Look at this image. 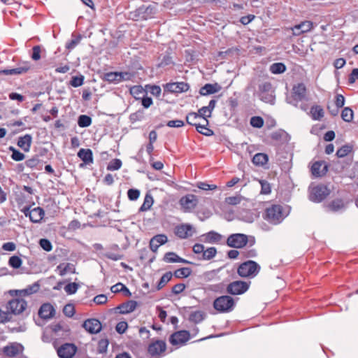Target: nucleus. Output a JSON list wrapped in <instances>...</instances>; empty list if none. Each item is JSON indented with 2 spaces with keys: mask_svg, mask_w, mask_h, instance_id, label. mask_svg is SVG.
Listing matches in <instances>:
<instances>
[{
  "mask_svg": "<svg viewBox=\"0 0 358 358\" xmlns=\"http://www.w3.org/2000/svg\"><path fill=\"white\" fill-rule=\"evenodd\" d=\"M260 270V266L255 262L247 261L241 264L238 268V274L242 278H253Z\"/></svg>",
  "mask_w": 358,
  "mask_h": 358,
  "instance_id": "obj_1",
  "label": "nucleus"
},
{
  "mask_svg": "<svg viewBox=\"0 0 358 358\" xmlns=\"http://www.w3.org/2000/svg\"><path fill=\"white\" fill-rule=\"evenodd\" d=\"M284 217L282 207L280 205H273L266 210L264 218L271 224H279Z\"/></svg>",
  "mask_w": 358,
  "mask_h": 358,
  "instance_id": "obj_2",
  "label": "nucleus"
},
{
  "mask_svg": "<svg viewBox=\"0 0 358 358\" xmlns=\"http://www.w3.org/2000/svg\"><path fill=\"white\" fill-rule=\"evenodd\" d=\"M235 306L234 300L229 296H222L213 302L215 309L220 313H227L233 310Z\"/></svg>",
  "mask_w": 358,
  "mask_h": 358,
  "instance_id": "obj_3",
  "label": "nucleus"
},
{
  "mask_svg": "<svg viewBox=\"0 0 358 358\" xmlns=\"http://www.w3.org/2000/svg\"><path fill=\"white\" fill-rule=\"evenodd\" d=\"M259 96L265 103H274L275 96L271 83L264 82L259 85Z\"/></svg>",
  "mask_w": 358,
  "mask_h": 358,
  "instance_id": "obj_4",
  "label": "nucleus"
},
{
  "mask_svg": "<svg viewBox=\"0 0 358 358\" xmlns=\"http://www.w3.org/2000/svg\"><path fill=\"white\" fill-rule=\"evenodd\" d=\"M329 193L330 191L327 186L319 185L310 189L309 199L313 202H321Z\"/></svg>",
  "mask_w": 358,
  "mask_h": 358,
  "instance_id": "obj_5",
  "label": "nucleus"
},
{
  "mask_svg": "<svg viewBox=\"0 0 358 358\" xmlns=\"http://www.w3.org/2000/svg\"><path fill=\"white\" fill-rule=\"evenodd\" d=\"M198 203V198L194 194L184 196L179 201L182 210L185 213L192 211L196 207Z\"/></svg>",
  "mask_w": 358,
  "mask_h": 358,
  "instance_id": "obj_6",
  "label": "nucleus"
},
{
  "mask_svg": "<svg viewBox=\"0 0 358 358\" xmlns=\"http://www.w3.org/2000/svg\"><path fill=\"white\" fill-rule=\"evenodd\" d=\"M248 242V236L243 234H234L230 235L227 241L229 247L235 248H241Z\"/></svg>",
  "mask_w": 358,
  "mask_h": 358,
  "instance_id": "obj_7",
  "label": "nucleus"
},
{
  "mask_svg": "<svg viewBox=\"0 0 358 358\" xmlns=\"http://www.w3.org/2000/svg\"><path fill=\"white\" fill-rule=\"evenodd\" d=\"M21 211L34 223L39 222L43 219L45 214L43 209L40 207H36L31 210L30 207H24Z\"/></svg>",
  "mask_w": 358,
  "mask_h": 358,
  "instance_id": "obj_8",
  "label": "nucleus"
},
{
  "mask_svg": "<svg viewBox=\"0 0 358 358\" xmlns=\"http://www.w3.org/2000/svg\"><path fill=\"white\" fill-rule=\"evenodd\" d=\"M249 288V283L241 280L234 281L227 286V291L232 295L245 293Z\"/></svg>",
  "mask_w": 358,
  "mask_h": 358,
  "instance_id": "obj_9",
  "label": "nucleus"
},
{
  "mask_svg": "<svg viewBox=\"0 0 358 358\" xmlns=\"http://www.w3.org/2000/svg\"><path fill=\"white\" fill-rule=\"evenodd\" d=\"M27 307V302L22 299L10 300L7 305V310L11 313L17 315L22 313Z\"/></svg>",
  "mask_w": 358,
  "mask_h": 358,
  "instance_id": "obj_10",
  "label": "nucleus"
},
{
  "mask_svg": "<svg viewBox=\"0 0 358 358\" xmlns=\"http://www.w3.org/2000/svg\"><path fill=\"white\" fill-rule=\"evenodd\" d=\"M153 8L151 6H141L134 13H131V17L135 20H147L153 15Z\"/></svg>",
  "mask_w": 358,
  "mask_h": 358,
  "instance_id": "obj_11",
  "label": "nucleus"
},
{
  "mask_svg": "<svg viewBox=\"0 0 358 358\" xmlns=\"http://www.w3.org/2000/svg\"><path fill=\"white\" fill-rule=\"evenodd\" d=\"M77 348L74 344L65 343L57 350V354L60 358H72Z\"/></svg>",
  "mask_w": 358,
  "mask_h": 358,
  "instance_id": "obj_12",
  "label": "nucleus"
},
{
  "mask_svg": "<svg viewBox=\"0 0 358 358\" xmlns=\"http://www.w3.org/2000/svg\"><path fill=\"white\" fill-rule=\"evenodd\" d=\"M189 338V334L187 331H179L173 334L169 339L170 343L173 345H182Z\"/></svg>",
  "mask_w": 358,
  "mask_h": 358,
  "instance_id": "obj_13",
  "label": "nucleus"
},
{
  "mask_svg": "<svg viewBox=\"0 0 358 358\" xmlns=\"http://www.w3.org/2000/svg\"><path fill=\"white\" fill-rule=\"evenodd\" d=\"M83 328L90 334H97L101 330V324L96 319H88L83 324Z\"/></svg>",
  "mask_w": 358,
  "mask_h": 358,
  "instance_id": "obj_14",
  "label": "nucleus"
},
{
  "mask_svg": "<svg viewBox=\"0 0 358 358\" xmlns=\"http://www.w3.org/2000/svg\"><path fill=\"white\" fill-rule=\"evenodd\" d=\"M306 95V88L303 83H299L294 85L292 89V97L296 102L305 99Z\"/></svg>",
  "mask_w": 358,
  "mask_h": 358,
  "instance_id": "obj_15",
  "label": "nucleus"
},
{
  "mask_svg": "<svg viewBox=\"0 0 358 358\" xmlns=\"http://www.w3.org/2000/svg\"><path fill=\"white\" fill-rule=\"evenodd\" d=\"M168 241V238L164 234H158L155 236L151 238L150 241V250L155 252L159 247L164 243H166Z\"/></svg>",
  "mask_w": 358,
  "mask_h": 358,
  "instance_id": "obj_16",
  "label": "nucleus"
},
{
  "mask_svg": "<svg viewBox=\"0 0 358 358\" xmlns=\"http://www.w3.org/2000/svg\"><path fill=\"white\" fill-rule=\"evenodd\" d=\"M189 89V85L183 82L169 83L165 86V90L170 92L180 93L186 92Z\"/></svg>",
  "mask_w": 358,
  "mask_h": 358,
  "instance_id": "obj_17",
  "label": "nucleus"
},
{
  "mask_svg": "<svg viewBox=\"0 0 358 358\" xmlns=\"http://www.w3.org/2000/svg\"><path fill=\"white\" fill-rule=\"evenodd\" d=\"M313 23L310 21H304L292 28L293 34L299 36L303 33H306L311 30Z\"/></svg>",
  "mask_w": 358,
  "mask_h": 358,
  "instance_id": "obj_18",
  "label": "nucleus"
},
{
  "mask_svg": "<svg viewBox=\"0 0 358 358\" xmlns=\"http://www.w3.org/2000/svg\"><path fill=\"white\" fill-rule=\"evenodd\" d=\"M165 350L166 343L162 341H157L150 344L148 347V352L152 356L159 355L160 353L164 352Z\"/></svg>",
  "mask_w": 358,
  "mask_h": 358,
  "instance_id": "obj_19",
  "label": "nucleus"
},
{
  "mask_svg": "<svg viewBox=\"0 0 358 358\" xmlns=\"http://www.w3.org/2000/svg\"><path fill=\"white\" fill-rule=\"evenodd\" d=\"M176 234L180 238H186L192 235V227L190 224H181L176 228Z\"/></svg>",
  "mask_w": 358,
  "mask_h": 358,
  "instance_id": "obj_20",
  "label": "nucleus"
},
{
  "mask_svg": "<svg viewBox=\"0 0 358 358\" xmlns=\"http://www.w3.org/2000/svg\"><path fill=\"white\" fill-rule=\"evenodd\" d=\"M54 313L55 309L53 306L50 303L43 304L38 310L39 316L43 319H50L52 317Z\"/></svg>",
  "mask_w": 358,
  "mask_h": 358,
  "instance_id": "obj_21",
  "label": "nucleus"
},
{
  "mask_svg": "<svg viewBox=\"0 0 358 358\" xmlns=\"http://www.w3.org/2000/svg\"><path fill=\"white\" fill-rule=\"evenodd\" d=\"M22 350V346L19 344H10L3 348V352L9 357H14L20 354Z\"/></svg>",
  "mask_w": 358,
  "mask_h": 358,
  "instance_id": "obj_22",
  "label": "nucleus"
},
{
  "mask_svg": "<svg viewBox=\"0 0 358 358\" xmlns=\"http://www.w3.org/2000/svg\"><path fill=\"white\" fill-rule=\"evenodd\" d=\"M327 171V166L320 162H315L311 166V173L315 177L322 176Z\"/></svg>",
  "mask_w": 358,
  "mask_h": 358,
  "instance_id": "obj_23",
  "label": "nucleus"
},
{
  "mask_svg": "<svg viewBox=\"0 0 358 358\" xmlns=\"http://www.w3.org/2000/svg\"><path fill=\"white\" fill-rule=\"evenodd\" d=\"M221 90L220 85L217 83L215 84H206L203 87L200 89V94L206 96L208 94H214L218 92Z\"/></svg>",
  "mask_w": 358,
  "mask_h": 358,
  "instance_id": "obj_24",
  "label": "nucleus"
},
{
  "mask_svg": "<svg viewBox=\"0 0 358 358\" xmlns=\"http://www.w3.org/2000/svg\"><path fill=\"white\" fill-rule=\"evenodd\" d=\"M164 261L167 263L181 262L184 264H192V262L178 256L175 252H169L165 254Z\"/></svg>",
  "mask_w": 358,
  "mask_h": 358,
  "instance_id": "obj_25",
  "label": "nucleus"
},
{
  "mask_svg": "<svg viewBox=\"0 0 358 358\" xmlns=\"http://www.w3.org/2000/svg\"><path fill=\"white\" fill-rule=\"evenodd\" d=\"M31 141V136L29 134H26L24 136L19 138L17 141V145L24 151L28 152L30 150Z\"/></svg>",
  "mask_w": 358,
  "mask_h": 358,
  "instance_id": "obj_26",
  "label": "nucleus"
},
{
  "mask_svg": "<svg viewBox=\"0 0 358 358\" xmlns=\"http://www.w3.org/2000/svg\"><path fill=\"white\" fill-rule=\"evenodd\" d=\"M136 306L137 302L131 300L120 305L117 308L120 310V313L127 314L133 312Z\"/></svg>",
  "mask_w": 358,
  "mask_h": 358,
  "instance_id": "obj_27",
  "label": "nucleus"
},
{
  "mask_svg": "<svg viewBox=\"0 0 358 358\" xmlns=\"http://www.w3.org/2000/svg\"><path fill=\"white\" fill-rule=\"evenodd\" d=\"M57 271H59L60 275H64L67 273H75V267L71 263H62L57 267Z\"/></svg>",
  "mask_w": 358,
  "mask_h": 358,
  "instance_id": "obj_28",
  "label": "nucleus"
},
{
  "mask_svg": "<svg viewBox=\"0 0 358 358\" xmlns=\"http://www.w3.org/2000/svg\"><path fill=\"white\" fill-rule=\"evenodd\" d=\"M78 156L85 163L90 164L93 161L92 152L90 149H80L78 152Z\"/></svg>",
  "mask_w": 358,
  "mask_h": 358,
  "instance_id": "obj_29",
  "label": "nucleus"
},
{
  "mask_svg": "<svg viewBox=\"0 0 358 358\" xmlns=\"http://www.w3.org/2000/svg\"><path fill=\"white\" fill-rule=\"evenodd\" d=\"M203 237L204 241L209 243H217L222 239V236L214 231H211L203 235Z\"/></svg>",
  "mask_w": 358,
  "mask_h": 358,
  "instance_id": "obj_30",
  "label": "nucleus"
},
{
  "mask_svg": "<svg viewBox=\"0 0 358 358\" xmlns=\"http://www.w3.org/2000/svg\"><path fill=\"white\" fill-rule=\"evenodd\" d=\"M30 69L29 63H23L19 66L9 69L10 73V76L20 75L27 73Z\"/></svg>",
  "mask_w": 358,
  "mask_h": 358,
  "instance_id": "obj_31",
  "label": "nucleus"
},
{
  "mask_svg": "<svg viewBox=\"0 0 358 358\" xmlns=\"http://www.w3.org/2000/svg\"><path fill=\"white\" fill-rule=\"evenodd\" d=\"M324 110L320 106H314L310 109V115L313 120H320L324 117Z\"/></svg>",
  "mask_w": 358,
  "mask_h": 358,
  "instance_id": "obj_32",
  "label": "nucleus"
},
{
  "mask_svg": "<svg viewBox=\"0 0 358 358\" xmlns=\"http://www.w3.org/2000/svg\"><path fill=\"white\" fill-rule=\"evenodd\" d=\"M268 156L264 153H257L252 158V162L258 166H263L268 162Z\"/></svg>",
  "mask_w": 358,
  "mask_h": 358,
  "instance_id": "obj_33",
  "label": "nucleus"
},
{
  "mask_svg": "<svg viewBox=\"0 0 358 358\" xmlns=\"http://www.w3.org/2000/svg\"><path fill=\"white\" fill-rule=\"evenodd\" d=\"M204 121H205V124H199L197 126V127L196 128V131L198 132H199L200 134H203L204 136H213V134H214L213 130H211L210 129H208L207 127V125L208 124V120H206Z\"/></svg>",
  "mask_w": 358,
  "mask_h": 358,
  "instance_id": "obj_34",
  "label": "nucleus"
},
{
  "mask_svg": "<svg viewBox=\"0 0 358 358\" xmlns=\"http://www.w3.org/2000/svg\"><path fill=\"white\" fill-rule=\"evenodd\" d=\"M217 254V250L214 247H210L204 250L202 257H199V259L210 260L213 259Z\"/></svg>",
  "mask_w": 358,
  "mask_h": 358,
  "instance_id": "obj_35",
  "label": "nucleus"
},
{
  "mask_svg": "<svg viewBox=\"0 0 358 358\" xmlns=\"http://www.w3.org/2000/svg\"><path fill=\"white\" fill-rule=\"evenodd\" d=\"M270 71L273 74L282 73L286 71V66L283 63H274L271 65Z\"/></svg>",
  "mask_w": 358,
  "mask_h": 358,
  "instance_id": "obj_36",
  "label": "nucleus"
},
{
  "mask_svg": "<svg viewBox=\"0 0 358 358\" xmlns=\"http://www.w3.org/2000/svg\"><path fill=\"white\" fill-rule=\"evenodd\" d=\"M153 204V198L150 194H146L144 199L143 203L141 206L139 210L141 212L149 210Z\"/></svg>",
  "mask_w": 358,
  "mask_h": 358,
  "instance_id": "obj_37",
  "label": "nucleus"
},
{
  "mask_svg": "<svg viewBox=\"0 0 358 358\" xmlns=\"http://www.w3.org/2000/svg\"><path fill=\"white\" fill-rule=\"evenodd\" d=\"M38 289H39L38 284V283H34L31 285L28 286L27 288H25L24 289L19 290L18 292L21 294H23L24 296H25V295H31V294H32L34 293L37 292Z\"/></svg>",
  "mask_w": 358,
  "mask_h": 358,
  "instance_id": "obj_38",
  "label": "nucleus"
},
{
  "mask_svg": "<svg viewBox=\"0 0 358 358\" xmlns=\"http://www.w3.org/2000/svg\"><path fill=\"white\" fill-rule=\"evenodd\" d=\"M192 273V270L189 268L184 267L181 268L177 269L174 272V275L176 278H187L189 277Z\"/></svg>",
  "mask_w": 358,
  "mask_h": 358,
  "instance_id": "obj_39",
  "label": "nucleus"
},
{
  "mask_svg": "<svg viewBox=\"0 0 358 358\" xmlns=\"http://www.w3.org/2000/svg\"><path fill=\"white\" fill-rule=\"evenodd\" d=\"M78 124L80 127H87L92 124V119L86 115H81L78 117Z\"/></svg>",
  "mask_w": 358,
  "mask_h": 358,
  "instance_id": "obj_40",
  "label": "nucleus"
},
{
  "mask_svg": "<svg viewBox=\"0 0 358 358\" xmlns=\"http://www.w3.org/2000/svg\"><path fill=\"white\" fill-rule=\"evenodd\" d=\"M204 315L205 314L202 311H194L190 314L189 320L195 323H199L204 319Z\"/></svg>",
  "mask_w": 358,
  "mask_h": 358,
  "instance_id": "obj_41",
  "label": "nucleus"
},
{
  "mask_svg": "<svg viewBox=\"0 0 358 358\" xmlns=\"http://www.w3.org/2000/svg\"><path fill=\"white\" fill-rule=\"evenodd\" d=\"M341 117L345 122H351L353 118L352 110L349 107L344 108L341 113Z\"/></svg>",
  "mask_w": 358,
  "mask_h": 358,
  "instance_id": "obj_42",
  "label": "nucleus"
},
{
  "mask_svg": "<svg viewBox=\"0 0 358 358\" xmlns=\"http://www.w3.org/2000/svg\"><path fill=\"white\" fill-rule=\"evenodd\" d=\"M73 37L74 38L66 44V48L69 50H71L75 48L80 43L82 39L81 35H78L76 36L73 35Z\"/></svg>",
  "mask_w": 358,
  "mask_h": 358,
  "instance_id": "obj_43",
  "label": "nucleus"
},
{
  "mask_svg": "<svg viewBox=\"0 0 358 358\" xmlns=\"http://www.w3.org/2000/svg\"><path fill=\"white\" fill-rule=\"evenodd\" d=\"M352 150V147L349 145H345L339 148L336 152L338 157H344L350 153Z\"/></svg>",
  "mask_w": 358,
  "mask_h": 358,
  "instance_id": "obj_44",
  "label": "nucleus"
},
{
  "mask_svg": "<svg viewBox=\"0 0 358 358\" xmlns=\"http://www.w3.org/2000/svg\"><path fill=\"white\" fill-rule=\"evenodd\" d=\"M199 117L196 113H189L186 116V121L189 124L195 126L196 128L199 124L197 123V119Z\"/></svg>",
  "mask_w": 358,
  "mask_h": 358,
  "instance_id": "obj_45",
  "label": "nucleus"
},
{
  "mask_svg": "<svg viewBox=\"0 0 358 358\" xmlns=\"http://www.w3.org/2000/svg\"><path fill=\"white\" fill-rule=\"evenodd\" d=\"M9 150L10 151H12L11 158L13 160H15L16 162H20V161L23 160L25 158V155L23 153H22L19 150H16L13 147L10 146L9 148Z\"/></svg>",
  "mask_w": 358,
  "mask_h": 358,
  "instance_id": "obj_46",
  "label": "nucleus"
},
{
  "mask_svg": "<svg viewBox=\"0 0 358 358\" xmlns=\"http://www.w3.org/2000/svg\"><path fill=\"white\" fill-rule=\"evenodd\" d=\"M172 278V273L171 272L165 273L161 278L158 285L157 289H162L168 282L171 280Z\"/></svg>",
  "mask_w": 358,
  "mask_h": 358,
  "instance_id": "obj_47",
  "label": "nucleus"
},
{
  "mask_svg": "<svg viewBox=\"0 0 358 358\" xmlns=\"http://www.w3.org/2000/svg\"><path fill=\"white\" fill-rule=\"evenodd\" d=\"M243 197L241 195H236L233 196H229L225 199V203L229 205L235 206L241 202Z\"/></svg>",
  "mask_w": 358,
  "mask_h": 358,
  "instance_id": "obj_48",
  "label": "nucleus"
},
{
  "mask_svg": "<svg viewBox=\"0 0 358 358\" xmlns=\"http://www.w3.org/2000/svg\"><path fill=\"white\" fill-rule=\"evenodd\" d=\"M121 77L120 73L117 72H110L105 74V80L110 82H120V78Z\"/></svg>",
  "mask_w": 358,
  "mask_h": 358,
  "instance_id": "obj_49",
  "label": "nucleus"
},
{
  "mask_svg": "<svg viewBox=\"0 0 358 358\" xmlns=\"http://www.w3.org/2000/svg\"><path fill=\"white\" fill-rule=\"evenodd\" d=\"M131 94L136 99L141 98V95H144V91L140 86H134L130 89Z\"/></svg>",
  "mask_w": 358,
  "mask_h": 358,
  "instance_id": "obj_50",
  "label": "nucleus"
},
{
  "mask_svg": "<svg viewBox=\"0 0 358 358\" xmlns=\"http://www.w3.org/2000/svg\"><path fill=\"white\" fill-rule=\"evenodd\" d=\"M8 263L11 267L14 268H18L22 265V259L17 256H12L9 259Z\"/></svg>",
  "mask_w": 358,
  "mask_h": 358,
  "instance_id": "obj_51",
  "label": "nucleus"
},
{
  "mask_svg": "<svg viewBox=\"0 0 358 358\" xmlns=\"http://www.w3.org/2000/svg\"><path fill=\"white\" fill-rule=\"evenodd\" d=\"M250 124L255 128H261L264 125V120L261 117L254 116L250 119Z\"/></svg>",
  "mask_w": 358,
  "mask_h": 358,
  "instance_id": "obj_52",
  "label": "nucleus"
},
{
  "mask_svg": "<svg viewBox=\"0 0 358 358\" xmlns=\"http://www.w3.org/2000/svg\"><path fill=\"white\" fill-rule=\"evenodd\" d=\"M110 290L113 293H117V292H120L122 291H127L129 296L131 295V293H130L129 290L127 289V287L124 285H123L120 282L117 283L116 285L112 286L110 288Z\"/></svg>",
  "mask_w": 358,
  "mask_h": 358,
  "instance_id": "obj_53",
  "label": "nucleus"
},
{
  "mask_svg": "<svg viewBox=\"0 0 358 358\" xmlns=\"http://www.w3.org/2000/svg\"><path fill=\"white\" fill-rule=\"evenodd\" d=\"M329 207L331 210L336 211V210H338L341 209L342 208H343L344 203H343V201L337 199V200L333 201L329 204Z\"/></svg>",
  "mask_w": 358,
  "mask_h": 358,
  "instance_id": "obj_54",
  "label": "nucleus"
},
{
  "mask_svg": "<svg viewBox=\"0 0 358 358\" xmlns=\"http://www.w3.org/2000/svg\"><path fill=\"white\" fill-rule=\"evenodd\" d=\"M122 166L121 160L118 159H115L112 160L108 165V170L115 171L118 170Z\"/></svg>",
  "mask_w": 358,
  "mask_h": 358,
  "instance_id": "obj_55",
  "label": "nucleus"
},
{
  "mask_svg": "<svg viewBox=\"0 0 358 358\" xmlns=\"http://www.w3.org/2000/svg\"><path fill=\"white\" fill-rule=\"evenodd\" d=\"M78 289V285L76 282L69 283L64 287V290L68 294H75Z\"/></svg>",
  "mask_w": 358,
  "mask_h": 358,
  "instance_id": "obj_56",
  "label": "nucleus"
},
{
  "mask_svg": "<svg viewBox=\"0 0 358 358\" xmlns=\"http://www.w3.org/2000/svg\"><path fill=\"white\" fill-rule=\"evenodd\" d=\"M199 116V117L203 118L204 120H207V117H211V113L210 110L206 108V106H203L201 108L197 113Z\"/></svg>",
  "mask_w": 358,
  "mask_h": 358,
  "instance_id": "obj_57",
  "label": "nucleus"
},
{
  "mask_svg": "<svg viewBox=\"0 0 358 358\" xmlns=\"http://www.w3.org/2000/svg\"><path fill=\"white\" fill-rule=\"evenodd\" d=\"M286 136H287V134L285 131H284L282 130H278V131H274L271 134V138L275 141H281Z\"/></svg>",
  "mask_w": 358,
  "mask_h": 358,
  "instance_id": "obj_58",
  "label": "nucleus"
},
{
  "mask_svg": "<svg viewBox=\"0 0 358 358\" xmlns=\"http://www.w3.org/2000/svg\"><path fill=\"white\" fill-rule=\"evenodd\" d=\"M84 77L81 76H73L70 82L71 85L74 87H78L83 84Z\"/></svg>",
  "mask_w": 358,
  "mask_h": 358,
  "instance_id": "obj_59",
  "label": "nucleus"
},
{
  "mask_svg": "<svg viewBox=\"0 0 358 358\" xmlns=\"http://www.w3.org/2000/svg\"><path fill=\"white\" fill-rule=\"evenodd\" d=\"M108 341L107 339H101L98 343V351L99 353H104L107 350Z\"/></svg>",
  "mask_w": 358,
  "mask_h": 358,
  "instance_id": "obj_60",
  "label": "nucleus"
},
{
  "mask_svg": "<svg viewBox=\"0 0 358 358\" xmlns=\"http://www.w3.org/2000/svg\"><path fill=\"white\" fill-rule=\"evenodd\" d=\"M64 314L67 317H72L75 313V308L72 304H67L63 308Z\"/></svg>",
  "mask_w": 358,
  "mask_h": 358,
  "instance_id": "obj_61",
  "label": "nucleus"
},
{
  "mask_svg": "<svg viewBox=\"0 0 358 358\" xmlns=\"http://www.w3.org/2000/svg\"><path fill=\"white\" fill-rule=\"evenodd\" d=\"M40 245L41 247L45 251L49 252L52 250V244L50 241L45 238H42L40 240Z\"/></svg>",
  "mask_w": 358,
  "mask_h": 358,
  "instance_id": "obj_62",
  "label": "nucleus"
},
{
  "mask_svg": "<svg viewBox=\"0 0 358 358\" xmlns=\"http://www.w3.org/2000/svg\"><path fill=\"white\" fill-rule=\"evenodd\" d=\"M128 197L131 201L136 200L140 196V191L136 189H130L127 192Z\"/></svg>",
  "mask_w": 358,
  "mask_h": 358,
  "instance_id": "obj_63",
  "label": "nucleus"
},
{
  "mask_svg": "<svg viewBox=\"0 0 358 358\" xmlns=\"http://www.w3.org/2000/svg\"><path fill=\"white\" fill-rule=\"evenodd\" d=\"M33 52L31 55V58L34 61H38L41 58V47L39 45H36L32 48Z\"/></svg>",
  "mask_w": 358,
  "mask_h": 358,
  "instance_id": "obj_64",
  "label": "nucleus"
}]
</instances>
